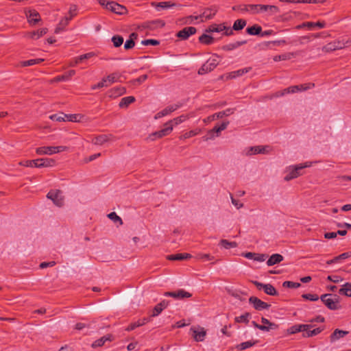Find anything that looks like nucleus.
<instances>
[{
  "mask_svg": "<svg viewBox=\"0 0 351 351\" xmlns=\"http://www.w3.org/2000/svg\"><path fill=\"white\" fill-rule=\"evenodd\" d=\"M47 197L52 200L53 204L58 207H61L64 204V196L60 190L54 189L49 191Z\"/></svg>",
  "mask_w": 351,
  "mask_h": 351,
  "instance_id": "4",
  "label": "nucleus"
},
{
  "mask_svg": "<svg viewBox=\"0 0 351 351\" xmlns=\"http://www.w3.org/2000/svg\"><path fill=\"white\" fill-rule=\"evenodd\" d=\"M47 33V29L43 28L37 31H34L28 34L29 36L32 39H38Z\"/></svg>",
  "mask_w": 351,
  "mask_h": 351,
  "instance_id": "40",
  "label": "nucleus"
},
{
  "mask_svg": "<svg viewBox=\"0 0 351 351\" xmlns=\"http://www.w3.org/2000/svg\"><path fill=\"white\" fill-rule=\"evenodd\" d=\"M67 149L68 147L66 146H44L36 148V153L38 155H52Z\"/></svg>",
  "mask_w": 351,
  "mask_h": 351,
  "instance_id": "1",
  "label": "nucleus"
},
{
  "mask_svg": "<svg viewBox=\"0 0 351 351\" xmlns=\"http://www.w3.org/2000/svg\"><path fill=\"white\" fill-rule=\"evenodd\" d=\"M251 318V314L250 313H245L241 316L236 317L234 321L237 323H245L247 324Z\"/></svg>",
  "mask_w": 351,
  "mask_h": 351,
  "instance_id": "43",
  "label": "nucleus"
},
{
  "mask_svg": "<svg viewBox=\"0 0 351 351\" xmlns=\"http://www.w3.org/2000/svg\"><path fill=\"white\" fill-rule=\"evenodd\" d=\"M199 41L201 43L205 44V45H210L213 43L214 38L210 35L204 34L201 36H199Z\"/></svg>",
  "mask_w": 351,
  "mask_h": 351,
  "instance_id": "47",
  "label": "nucleus"
},
{
  "mask_svg": "<svg viewBox=\"0 0 351 351\" xmlns=\"http://www.w3.org/2000/svg\"><path fill=\"white\" fill-rule=\"evenodd\" d=\"M200 132H201V130L200 129H195V130H190L189 132H185L183 135H182L180 137V139L189 138L191 137H193L194 136L197 135Z\"/></svg>",
  "mask_w": 351,
  "mask_h": 351,
  "instance_id": "50",
  "label": "nucleus"
},
{
  "mask_svg": "<svg viewBox=\"0 0 351 351\" xmlns=\"http://www.w3.org/2000/svg\"><path fill=\"white\" fill-rule=\"evenodd\" d=\"M108 217L115 223L119 222L120 224L123 223L121 218L119 217L114 212H112L110 214H108Z\"/></svg>",
  "mask_w": 351,
  "mask_h": 351,
  "instance_id": "57",
  "label": "nucleus"
},
{
  "mask_svg": "<svg viewBox=\"0 0 351 351\" xmlns=\"http://www.w3.org/2000/svg\"><path fill=\"white\" fill-rule=\"evenodd\" d=\"M247 21L245 19H237L233 23V29H234V31L241 30L245 27Z\"/></svg>",
  "mask_w": 351,
  "mask_h": 351,
  "instance_id": "39",
  "label": "nucleus"
},
{
  "mask_svg": "<svg viewBox=\"0 0 351 351\" xmlns=\"http://www.w3.org/2000/svg\"><path fill=\"white\" fill-rule=\"evenodd\" d=\"M221 245L226 249H230L236 247L237 246V244L236 242H230L226 239H222L220 241Z\"/></svg>",
  "mask_w": 351,
  "mask_h": 351,
  "instance_id": "54",
  "label": "nucleus"
},
{
  "mask_svg": "<svg viewBox=\"0 0 351 351\" xmlns=\"http://www.w3.org/2000/svg\"><path fill=\"white\" fill-rule=\"evenodd\" d=\"M188 119H189L188 115L182 114L180 117H178L176 118H174V119L167 121L165 123V125H171L173 127V125H178L182 123V122L185 121Z\"/></svg>",
  "mask_w": 351,
  "mask_h": 351,
  "instance_id": "25",
  "label": "nucleus"
},
{
  "mask_svg": "<svg viewBox=\"0 0 351 351\" xmlns=\"http://www.w3.org/2000/svg\"><path fill=\"white\" fill-rule=\"evenodd\" d=\"M234 112V108H228L226 110L219 112L213 114L211 116H209L208 117H207L206 119L204 120V122H209V121H214L215 119H221L223 117H228V116L233 114Z\"/></svg>",
  "mask_w": 351,
  "mask_h": 351,
  "instance_id": "10",
  "label": "nucleus"
},
{
  "mask_svg": "<svg viewBox=\"0 0 351 351\" xmlns=\"http://www.w3.org/2000/svg\"><path fill=\"white\" fill-rule=\"evenodd\" d=\"M219 57L213 56L209 58L198 70V74L204 75L213 71L219 64Z\"/></svg>",
  "mask_w": 351,
  "mask_h": 351,
  "instance_id": "2",
  "label": "nucleus"
},
{
  "mask_svg": "<svg viewBox=\"0 0 351 351\" xmlns=\"http://www.w3.org/2000/svg\"><path fill=\"white\" fill-rule=\"evenodd\" d=\"M261 322L263 324L262 326L266 328L265 330H263V331L269 332L271 330H276L278 328V325L271 322L269 320L265 317L261 318Z\"/></svg>",
  "mask_w": 351,
  "mask_h": 351,
  "instance_id": "26",
  "label": "nucleus"
},
{
  "mask_svg": "<svg viewBox=\"0 0 351 351\" xmlns=\"http://www.w3.org/2000/svg\"><path fill=\"white\" fill-rule=\"evenodd\" d=\"M27 16L28 18L29 23L33 25H35L40 20L39 13L35 10L29 11V14Z\"/></svg>",
  "mask_w": 351,
  "mask_h": 351,
  "instance_id": "35",
  "label": "nucleus"
},
{
  "mask_svg": "<svg viewBox=\"0 0 351 351\" xmlns=\"http://www.w3.org/2000/svg\"><path fill=\"white\" fill-rule=\"evenodd\" d=\"M165 296L172 297L176 299H182L185 298H191V294L184 289H179L177 291H169L164 293Z\"/></svg>",
  "mask_w": 351,
  "mask_h": 351,
  "instance_id": "11",
  "label": "nucleus"
},
{
  "mask_svg": "<svg viewBox=\"0 0 351 351\" xmlns=\"http://www.w3.org/2000/svg\"><path fill=\"white\" fill-rule=\"evenodd\" d=\"M66 114H64L63 112H60L58 114H54L49 117V119L52 121H65V117Z\"/></svg>",
  "mask_w": 351,
  "mask_h": 351,
  "instance_id": "53",
  "label": "nucleus"
},
{
  "mask_svg": "<svg viewBox=\"0 0 351 351\" xmlns=\"http://www.w3.org/2000/svg\"><path fill=\"white\" fill-rule=\"evenodd\" d=\"M250 69H251V68L249 67V68H244L242 69H239L235 71H232L229 73V77L230 78H235L237 77L241 76L243 74L247 73Z\"/></svg>",
  "mask_w": 351,
  "mask_h": 351,
  "instance_id": "44",
  "label": "nucleus"
},
{
  "mask_svg": "<svg viewBox=\"0 0 351 351\" xmlns=\"http://www.w3.org/2000/svg\"><path fill=\"white\" fill-rule=\"evenodd\" d=\"M284 259L283 256L280 254H272L267 261L268 266H272L276 264L280 263Z\"/></svg>",
  "mask_w": 351,
  "mask_h": 351,
  "instance_id": "22",
  "label": "nucleus"
},
{
  "mask_svg": "<svg viewBox=\"0 0 351 351\" xmlns=\"http://www.w3.org/2000/svg\"><path fill=\"white\" fill-rule=\"evenodd\" d=\"M263 290H264V292L269 295H278V292H277L276 289L271 284H265V285H264Z\"/></svg>",
  "mask_w": 351,
  "mask_h": 351,
  "instance_id": "45",
  "label": "nucleus"
},
{
  "mask_svg": "<svg viewBox=\"0 0 351 351\" xmlns=\"http://www.w3.org/2000/svg\"><path fill=\"white\" fill-rule=\"evenodd\" d=\"M269 146H255L250 147L247 154L250 155L252 154H265L268 152Z\"/></svg>",
  "mask_w": 351,
  "mask_h": 351,
  "instance_id": "21",
  "label": "nucleus"
},
{
  "mask_svg": "<svg viewBox=\"0 0 351 351\" xmlns=\"http://www.w3.org/2000/svg\"><path fill=\"white\" fill-rule=\"evenodd\" d=\"M285 91L287 92V94L289 93H294L298 91H301V87L298 85L289 86L285 89Z\"/></svg>",
  "mask_w": 351,
  "mask_h": 351,
  "instance_id": "59",
  "label": "nucleus"
},
{
  "mask_svg": "<svg viewBox=\"0 0 351 351\" xmlns=\"http://www.w3.org/2000/svg\"><path fill=\"white\" fill-rule=\"evenodd\" d=\"M167 305H168V302H166L165 300L162 301L161 302L158 304L154 308L151 316L152 317H156V316L158 315L162 311L163 309L167 308Z\"/></svg>",
  "mask_w": 351,
  "mask_h": 351,
  "instance_id": "24",
  "label": "nucleus"
},
{
  "mask_svg": "<svg viewBox=\"0 0 351 351\" xmlns=\"http://www.w3.org/2000/svg\"><path fill=\"white\" fill-rule=\"evenodd\" d=\"M75 74V70H69L65 74L56 77L52 81L54 82H58L60 81L69 80Z\"/></svg>",
  "mask_w": 351,
  "mask_h": 351,
  "instance_id": "30",
  "label": "nucleus"
},
{
  "mask_svg": "<svg viewBox=\"0 0 351 351\" xmlns=\"http://www.w3.org/2000/svg\"><path fill=\"white\" fill-rule=\"evenodd\" d=\"M339 304V298L337 295H334L333 298H328L326 300L324 304L330 310H337L341 308Z\"/></svg>",
  "mask_w": 351,
  "mask_h": 351,
  "instance_id": "12",
  "label": "nucleus"
},
{
  "mask_svg": "<svg viewBox=\"0 0 351 351\" xmlns=\"http://www.w3.org/2000/svg\"><path fill=\"white\" fill-rule=\"evenodd\" d=\"M55 165V160L51 158H38L35 160L34 167L41 168L53 167Z\"/></svg>",
  "mask_w": 351,
  "mask_h": 351,
  "instance_id": "14",
  "label": "nucleus"
},
{
  "mask_svg": "<svg viewBox=\"0 0 351 351\" xmlns=\"http://www.w3.org/2000/svg\"><path fill=\"white\" fill-rule=\"evenodd\" d=\"M339 293L341 295L351 297V284L346 283L343 287L339 289Z\"/></svg>",
  "mask_w": 351,
  "mask_h": 351,
  "instance_id": "48",
  "label": "nucleus"
},
{
  "mask_svg": "<svg viewBox=\"0 0 351 351\" xmlns=\"http://www.w3.org/2000/svg\"><path fill=\"white\" fill-rule=\"evenodd\" d=\"M112 42L113 43V45L115 47H119L121 46L123 43V38L121 36L116 35L112 36Z\"/></svg>",
  "mask_w": 351,
  "mask_h": 351,
  "instance_id": "51",
  "label": "nucleus"
},
{
  "mask_svg": "<svg viewBox=\"0 0 351 351\" xmlns=\"http://www.w3.org/2000/svg\"><path fill=\"white\" fill-rule=\"evenodd\" d=\"M125 92V89L123 87H118L114 89H111L110 90V96H120L123 94H124Z\"/></svg>",
  "mask_w": 351,
  "mask_h": 351,
  "instance_id": "52",
  "label": "nucleus"
},
{
  "mask_svg": "<svg viewBox=\"0 0 351 351\" xmlns=\"http://www.w3.org/2000/svg\"><path fill=\"white\" fill-rule=\"evenodd\" d=\"M244 256L248 259H253L258 262H263L267 258V255L265 254H256L253 252L245 253Z\"/></svg>",
  "mask_w": 351,
  "mask_h": 351,
  "instance_id": "16",
  "label": "nucleus"
},
{
  "mask_svg": "<svg viewBox=\"0 0 351 351\" xmlns=\"http://www.w3.org/2000/svg\"><path fill=\"white\" fill-rule=\"evenodd\" d=\"M312 165L311 162H306L304 164H300L294 167H290L289 173L285 177L286 181H289L292 179L298 178L301 175L300 171L306 167H309Z\"/></svg>",
  "mask_w": 351,
  "mask_h": 351,
  "instance_id": "3",
  "label": "nucleus"
},
{
  "mask_svg": "<svg viewBox=\"0 0 351 351\" xmlns=\"http://www.w3.org/2000/svg\"><path fill=\"white\" fill-rule=\"evenodd\" d=\"M247 43V40H241V41H237L234 43H229L228 45H223L222 47V49L225 51H232L235 49H237L241 45H243Z\"/></svg>",
  "mask_w": 351,
  "mask_h": 351,
  "instance_id": "23",
  "label": "nucleus"
},
{
  "mask_svg": "<svg viewBox=\"0 0 351 351\" xmlns=\"http://www.w3.org/2000/svg\"><path fill=\"white\" fill-rule=\"evenodd\" d=\"M302 297L308 300L311 301H317L319 299V297L316 294H311V293H305L302 295Z\"/></svg>",
  "mask_w": 351,
  "mask_h": 351,
  "instance_id": "60",
  "label": "nucleus"
},
{
  "mask_svg": "<svg viewBox=\"0 0 351 351\" xmlns=\"http://www.w3.org/2000/svg\"><path fill=\"white\" fill-rule=\"evenodd\" d=\"M258 10L259 12H265L267 11H270L271 12H277L278 11V8L276 5L258 4Z\"/></svg>",
  "mask_w": 351,
  "mask_h": 351,
  "instance_id": "38",
  "label": "nucleus"
},
{
  "mask_svg": "<svg viewBox=\"0 0 351 351\" xmlns=\"http://www.w3.org/2000/svg\"><path fill=\"white\" fill-rule=\"evenodd\" d=\"M247 12L252 14L259 13L258 4H248Z\"/></svg>",
  "mask_w": 351,
  "mask_h": 351,
  "instance_id": "56",
  "label": "nucleus"
},
{
  "mask_svg": "<svg viewBox=\"0 0 351 351\" xmlns=\"http://www.w3.org/2000/svg\"><path fill=\"white\" fill-rule=\"evenodd\" d=\"M113 339H113V337H112V335H105V336L101 337L100 339L95 341L92 343L91 347L93 348H97V347H101L103 345H104L106 341H112Z\"/></svg>",
  "mask_w": 351,
  "mask_h": 351,
  "instance_id": "20",
  "label": "nucleus"
},
{
  "mask_svg": "<svg viewBox=\"0 0 351 351\" xmlns=\"http://www.w3.org/2000/svg\"><path fill=\"white\" fill-rule=\"evenodd\" d=\"M308 326L304 324H296L289 328L287 330V332L289 334H295L299 332H303L305 330L308 329Z\"/></svg>",
  "mask_w": 351,
  "mask_h": 351,
  "instance_id": "29",
  "label": "nucleus"
},
{
  "mask_svg": "<svg viewBox=\"0 0 351 351\" xmlns=\"http://www.w3.org/2000/svg\"><path fill=\"white\" fill-rule=\"evenodd\" d=\"M191 331L193 339L197 342L203 341L206 336V330L200 326H198L197 328L192 327Z\"/></svg>",
  "mask_w": 351,
  "mask_h": 351,
  "instance_id": "7",
  "label": "nucleus"
},
{
  "mask_svg": "<svg viewBox=\"0 0 351 351\" xmlns=\"http://www.w3.org/2000/svg\"><path fill=\"white\" fill-rule=\"evenodd\" d=\"M149 321V318L144 317L142 319H139L137 322H133V323L130 324L128 326V328H126V330H128V331L133 330L134 329H135L137 327L143 326L144 324H145Z\"/></svg>",
  "mask_w": 351,
  "mask_h": 351,
  "instance_id": "32",
  "label": "nucleus"
},
{
  "mask_svg": "<svg viewBox=\"0 0 351 351\" xmlns=\"http://www.w3.org/2000/svg\"><path fill=\"white\" fill-rule=\"evenodd\" d=\"M225 29V23L221 24H213L210 25L206 29V33H213V32H223Z\"/></svg>",
  "mask_w": 351,
  "mask_h": 351,
  "instance_id": "31",
  "label": "nucleus"
},
{
  "mask_svg": "<svg viewBox=\"0 0 351 351\" xmlns=\"http://www.w3.org/2000/svg\"><path fill=\"white\" fill-rule=\"evenodd\" d=\"M232 10L234 11L245 12H247V5L243 4V5H234L232 7Z\"/></svg>",
  "mask_w": 351,
  "mask_h": 351,
  "instance_id": "62",
  "label": "nucleus"
},
{
  "mask_svg": "<svg viewBox=\"0 0 351 351\" xmlns=\"http://www.w3.org/2000/svg\"><path fill=\"white\" fill-rule=\"evenodd\" d=\"M93 53H87L83 55H81L77 58H75L73 61L69 63V66H75L77 64L83 61L84 60L88 59L93 56Z\"/></svg>",
  "mask_w": 351,
  "mask_h": 351,
  "instance_id": "28",
  "label": "nucleus"
},
{
  "mask_svg": "<svg viewBox=\"0 0 351 351\" xmlns=\"http://www.w3.org/2000/svg\"><path fill=\"white\" fill-rule=\"evenodd\" d=\"M257 343V341H247L243 342L237 346V348L239 350H244L254 346Z\"/></svg>",
  "mask_w": 351,
  "mask_h": 351,
  "instance_id": "46",
  "label": "nucleus"
},
{
  "mask_svg": "<svg viewBox=\"0 0 351 351\" xmlns=\"http://www.w3.org/2000/svg\"><path fill=\"white\" fill-rule=\"evenodd\" d=\"M196 28L194 27H186L177 33V36L182 40H186L190 36L195 34Z\"/></svg>",
  "mask_w": 351,
  "mask_h": 351,
  "instance_id": "13",
  "label": "nucleus"
},
{
  "mask_svg": "<svg viewBox=\"0 0 351 351\" xmlns=\"http://www.w3.org/2000/svg\"><path fill=\"white\" fill-rule=\"evenodd\" d=\"M111 135L101 134L93 139V143L97 145H101L110 139Z\"/></svg>",
  "mask_w": 351,
  "mask_h": 351,
  "instance_id": "33",
  "label": "nucleus"
},
{
  "mask_svg": "<svg viewBox=\"0 0 351 351\" xmlns=\"http://www.w3.org/2000/svg\"><path fill=\"white\" fill-rule=\"evenodd\" d=\"M104 80H106V84H108V86L111 85L112 83L117 81V75L115 73L109 75L106 78H103Z\"/></svg>",
  "mask_w": 351,
  "mask_h": 351,
  "instance_id": "58",
  "label": "nucleus"
},
{
  "mask_svg": "<svg viewBox=\"0 0 351 351\" xmlns=\"http://www.w3.org/2000/svg\"><path fill=\"white\" fill-rule=\"evenodd\" d=\"M165 128L159 131L153 132L150 134L149 138L152 141H154L156 138H160L165 136L169 135L173 130V126L171 125H165Z\"/></svg>",
  "mask_w": 351,
  "mask_h": 351,
  "instance_id": "9",
  "label": "nucleus"
},
{
  "mask_svg": "<svg viewBox=\"0 0 351 351\" xmlns=\"http://www.w3.org/2000/svg\"><path fill=\"white\" fill-rule=\"evenodd\" d=\"M306 325L308 326L309 327L308 328V329L303 331V332H304L303 337H310L315 336V335L319 334L323 330L322 328L319 327V328L312 329L313 326L311 324H306Z\"/></svg>",
  "mask_w": 351,
  "mask_h": 351,
  "instance_id": "18",
  "label": "nucleus"
},
{
  "mask_svg": "<svg viewBox=\"0 0 351 351\" xmlns=\"http://www.w3.org/2000/svg\"><path fill=\"white\" fill-rule=\"evenodd\" d=\"M218 11V8L216 5H213L210 8H205L204 12L197 16L201 17V22H204L206 20H210L214 17Z\"/></svg>",
  "mask_w": 351,
  "mask_h": 351,
  "instance_id": "6",
  "label": "nucleus"
},
{
  "mask_svg": "<svg viewBox=\"0 0 351 351\" xmlns=\"http://www.w3.org/2000/svg\"><path fill=\"white\" fill-rule=\"evenodd\" d=\"M135 101V98L133 96H128L123 97L119 102V106L120 108H127L130 104Z\"/></svg>",
  "mask_w": 351,
  "mask_h": 351,
  "instance_id": "37",
  "label": "nucleus"
},
{
  "mask_svg": "<svg viewBox=\"0 0 351 351\" xmlns=\"http://www.w3.org/2000/svg\"><path fill=\"white\" fill-rule=\"evenodd\" d=\"M141 44L143 45H158L160 44V42L158 40H154V39H147V40H142Z\"/></svg>",
  "mask_w": 351,
  "mask_h": 351,
  "instance_id": "61",
  "label": "nucleus"
},
{
  "mask_svg": "<svg viewBox=\"0 0 351 351\" xmlns=\"http://www.w3.org/2000/svg\"><path fill=\"white\" fill-rule=\"evenodd\" d=\"M325 26H326L325 22L318 21L317 23H314V22L303 23L301 25H299L298 27L300 28V27H307L308 28H313V27H317L321 29V28H324Z\"/></svg>",
  "mask_w": 351,
  "mask_h": 351,
  "instance_id": "36",
  "label": "nucleus"
},
{
  "mask_svg": "<svg viewBox=\"0 0 351 351\" xmlns=\"http://www.w3.org/2000/svg\"><path fill=\"white\" fill-rule=\"evenodd\" d=\"M107 86H108V84H106V80H104V79H102V80L101 82H99L98 84L92 86L91 89L95 90L96 88H101L107 87Z\"/></svg>",
  "mask_w": 351,
  "mask_h": 351,
  "instance_id": "63",
  "label": "nucleus"
},
{
  "mask_svg": "<svg viewBox=\"0 0 351 351\" xmlns=\"http://www.w3.org/2000/svg\"><path fill=\"white\" fill-rule=\"evenodd\" d=\"M43 59L42 58H36V59H31L29 60H25L21 62V64L22 66H33L36 64H39L42 62H43Z\"/></svg>",
  "mask_w": 351,
  "mask_h": 351,
  "instance_id": "49",
  "label": "nucleus"
},
{
  "mask_svg": "<svg viewBox=\"0 0 351 351\" xmlns=\"http://www.w3.org/2000/svg\"><path fill=\"white\" fill-rule=\"evenodd\" d=\"M346 47V44L341 41H336L328 44L324 48L326 51H334L337 49H343Z\"/></svg>",
  "mask_w": 351,
  "mask_h": 351,
  "instance_id": "27",
  "label": "nucleus"
},
{
  "mask_svg": "<svg viewBox=\"0 0 351 351\" xmlns=\"http://www.w3.org/2000/svg\"><path fill=\"white\" fill-rule=\"evenodd\" d=\"M262 27L260 25H254L246 29V32L250 35H258L261 33Z\"/></svg>",
  "mask_w": 351,
  "mask_h": 351,
  "instance_id": "41",
  "label": "nucleus"
},
{
  "mask_svg": "<svg viewBox=\"0 0 351 351\" xmlns=\"http://www.w3.org/2000/svg\"><path fill=\"white\" fill-rule=\"evenodd\" d=\"M284 287L296 289L301 286V284L299 282H295L292 281H285L282 284Z\"/></svg>",
  "mask_w": 351,
  "mask_h": 351,
  "instance_id": "55",
  "label": "nucleus"
},
{
  "mask_svg": "<svg viewBox=\"0 0 351 351\" xmlns=\"http://www.w3.org/2000/svg\"><path fill=\"white\" fill-rule=\"evenodd\" d=\"M249 302L252 304L254 308L257 311L268 309L270 307V304L254 296H252L249 298Z\"/></svg>",
  "mask_w": 351,
  "mask_h": 351,
  "instance_id": "8",
  "label": "nucleus"
},
{
  "mask_svg": "<svg viewBox=\"0 0 351 351\" xmlns=\"http://www.w3.org/2000/svg\"><path fill=\"white\" fill-rule=\"evenodd\" d=\"M152 5L156 8L157 11H160L161 10L172 8L176 6H181L180 5H177L176 3H171V1H162L159 3L152 2Z\"/></svg>",
  "mask_w": 351,
  "mask_h": 351,
  "instance_id": "15",
  "label": "nucleus"
},
{
  "mask_svg": "<svg viewBox=\"0 0 351 351\" xmlns=\"http://www.w3.org/2000/svg\"><path fill=\"white\" fill-rule=\"evenodd\" d=\"M135 45V43L133 40V39H128L126 40V42L124 44V48L125 49H132Z\"/></svg>",
  "mask_w": 351,
  "mask_h": 351,
  "instance_id": "64",
  "label": "nucleus"
},
{
  "mask_svg": "<svg viewBox=\"0 0 351 351\" xmlns=\"http://www.w3.org/2000/svg\"><path fill=\"white\" fill-rule=\"evenodd\" d=\"M71 20V17L68 16H65L64 19H62L60 21L58 26L56 27L55 32L59 33L60 31H62L69 24Z\"/></svg>",
  "mask_w": 351,
  "mask_h": 351,
  "instance_id": "42",
  "label": "nucleus"
},
{
  "mask_svg": "<svg viewBox=\"0 0 351 351\" xmlns=\"http://www.w3.org/2000/svg\"><path fill=\"white\" fill-rule=\"evenodd\" d=\"M349 333L348 331L342 330L339 329H335L334 332L330 335V339L331 342H335L341 338L344 337Z\"/></svg>",
  "mask_w": 351,
  "mask_h": 351,
  "instance_id": "19",
  "label": "nucleus"
},
{
  "mask_svg": "<svg viewBox=\"0 0 351 351\" xmlns=\"http://www.w3.org/2000/svg\"><path fill=\"white\" fill-rule=\"evenodd\" d=\"M165 25V22L162 20H156L152 21H148L144 23L143 27L144 28L149 29L150 30H154L158 27H164Z\"/></svg>",
  "mask_w": 351,
  "mask_h": 351,
  "instance_id": "17",
  "label": "nucleus"
},
{
  "mask_svg": "<svg viewBox=\"0 0 351 351\" xmlns=\"http://www.w3.org/2000/svg\"><path fill=\"white\" fill-rule=\"evenodd\" d=\"M106 8L112 12L117 14H124L127 12V9L125 6L120 5L114 1H110L106 3Z\"/></svg>",
  "mask_w": 351,
  "mask_h": 351,
  "instance_id": "5",
  "label": "nucleus"
},
{
  "mask_svg": "<svg viewBox=\"0 0 351 351\" xmlns=\"http://www.w3.org/2000/svg\"><path fill=\"white\" fill-rule=\"evenodd\" d=\"M191 257V255L187 253L184 254H176L167 256V259L169 261H182Z\"/></svg>",
  "mask_w": 351,
  "mask_h": 351,
  "instance_id": "34",
  "label": "nucleus"
}]
</instances>
